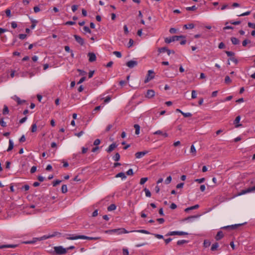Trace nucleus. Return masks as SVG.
Listing matches in <instances>:
<instances>
[{"instance_id": "nucleus-1", "label": "nucleus", "mask_w": 255, "mask_h": 255, "mask_svg": "<svg viewBox=\"0 0 255 255\" xmlns=\"http://www.w3.org/2000/svg\"><path fill=\"white\" fill-rule=\"evenodd\" d=\"M184 36L183 35H180V36H173L171 37L168 38L166 37L165 38V42L166 43H170L171 42L175 41H179L180 40L181 38H184Z\"/></svg>"}, {"instance_id": "nucleus-2", "label": "nucleus", "mask_w": 255, "mask_h": 255, "mask_svg": "<svg viewBox=\"0 0 255 255\" xmlns=\"http://www.w3.org/2000/svg\"><path fill=\"white\" fill-rule=\"evenodd\" d=\"M54 252L56 255H64L67 253V250L62 246L55 247L54 248Z\"/></svg>"}, {"instance_id": "nucleus-3", "label": "nucleus", "mask_w": 255, "mask_h": 255, "mask_svg": "<svg viewBox=\"0 0 255 255\" xmlns=\"http://www.w3.org/2000/svg\"><path fill=\"white\" fill-rule=\"evenodd\" d=\"M155 76V73L152 70H149L147 71L146 78L144 80V83H147L151 80L153 79Z\"/></svg>"}, {"instance_id": "nucleus-4", "label": "nucleus", "mask_w": 255, "mask_h": 255, "mask_svg": "<svg viewBox=\"0 0 255 255\" xmlns=\"http://www.w3.org/2000/svg\"><path fill=\"white\" fill-rule=\"evenodd\" d=\"M106 232H111V233H117L118 235L122 234H127L128 233H130V231H128L124 228H119V229H113L111 230H110L109 231H106Z\"/></svg>"}, {"instance_id": "nucleus-5", "label": "nucleus", "mask_w": 255, "mask_h": 255, "mask_svg": "<svg viewBox=\"0 0 255 255\" xmlns=\"http://www.w3.org/2000/svg\"><path fill=\"white\" fill-rule=\"evenodd\" d=\"M188 235V233L187 232H185L172 231V232H168L165 236H175V235L184 236V235Z\"/></svg>"}, {"instance_id": "nucleus-6", "label": "nucleus", "mask_w": 255, "mask_h": 255, "mask_svg": "<svg viewBox=\"0 0 255 255\" xmlns=\"http://www.w3.org/2000/svg\"><path fill=\"white\" fill-rule=\"evenodd\" d=\"M126 65L128 67L132 68L137 65V62L136 61L130 60L127 62Z\"/></svg>"}, {"instance_id": "nucleus-7", "label": "nucleus", "mask_w": 255, "mask_h": 255, "mask_svg": "<svg viewBox=\"0 0 255 255\" xmlns=\"http://www.w3.org/2000/svg\"><path fill=\"white\" fill-rule=\"evenodd\" d=\"M67 240H75L78 239H81V235H68V237H66Z\"/></svg>"}, {"instance_id": "nucleus-8", "label": "nucleus", "mask_w": 255, "mask_h": 255, "mask_svg": "<svg viewBox=\"0 0 255 255\" xmlns=\"http://www.w3.org/2000/svg\"><path fill=\"white\" fill-rule=\"evenodd\" d=\"M74 37L76 40V41L81 45H83L84 44V39L79 35H74Z\"/></svg>"}, {"instance_id": "nucleus-9", "label": "nucleus", "mask_w": 255, "mask_h": 255, "mask_svg": "<svg viewBox=\"0 0 255 255\" xmlns=\"http://www.w3.org/2000/svg\"><path fill=\"white\" fill-rule=\"evenodd\" d=\"M88 56L89 57V61L90 62H92L95 61L96 60V56L95 53L92 52H89L88 54Z\"/></svg>"}, {"instance_id": "nucleus-10", "label": "nucleus", "mask_w": 255, "mask_h": 255, "mask_svg": "<svg viewBox=\"0 0 255 255\" xmlns=\"http://www.w3.org/2000/svg\"><path fill=\"white\" fill-rule=\"evenodd\" d=\"M155 95V92L153 90H148L145 95V97L147 98H151Z\"/></svg>"}, {"instance_id": "nucleus-11", "label": "nucleus", "mask_w": 255, "mask_h": 255, "mask_svg": "<svg viewBox=\"0 0 255 255\" xmlns=\"http://www.w3.org/2000/svg\"><path fill=\"white\" fill-rule=\"evenodd\" d=\"M241 120V117L240 116H237L234 121V124L235 125V128H237L242 126V124H240L239 122Z\"/></svg>"}, {"instance_id": "nucleus-12", "label": "nucleus", "mask_w": 255, "mask_h": 255, "mask_svg": "<svg viewBox=\"0 0 255 255\" xmlns=\"http://www.w3.org/2000/svg\"><path fill=\"white\" fill-rule=\"evenodd\" d=\"M148 153L147 151H143L140 152H137L135 154V157L136 158H140L144 156Z\"/></svg>"}, {"instance_id": "nucleus-13", "label": "nucleus", "mask_w": 255, "mask_h": 255, "mask_svg": "<svg viewBox=\"0 0 255 255\" xmlns=\"http://www.w3.org/2000/svg\"><path fill=\"white\" fill-rule=\"evenodd\" d=\"M242 225V224H235V225H231V226H227L223 227L221 228V229H228V230H235V229H237V228L238 227Z\"/></svg>"}, {"instance_id": "nucleus-14", "label": "nucleus", "mask_w": 255, "mask_h": 255, "mask_svg": "<svg viewBox=\"0 0 255 255\" xmlns=\"http://www.w3.org/2000/svg\"><path fill=\"white\" fill-rule=\"evenodd\" d=\"M224 237V234L222 231L218 232L217 235L215 236V239L216 241H219Z\"/></svg>"}, {"instance_id": "nucleus-15", "label": "nucleus", "mask_w": 255, "mask_h": 255, "mask_svg": "<svg viewBox=\"0 0 255 255\" xmlns=\"http://www.w3.org/2000/svg\"><path fill=\"white\" fill-rule=\"evenodd\" d=\"M117 147V145L115 143L111 144L109 147L106 149V151L108 153L111 152L115 148Z\"/></svg>"}, {"instance_id": "nucleus-16", "label": "nucleus", "mask_w": 255, "mask_h": 255, "mask_svg": "<svg viewBox=\"0 0 255 255\" xmlns=\"http://www.w3.org/2000/svg\"><path fill=\"white\" fill-rule=\"evenodd\" d=\"M13 99L14 100H15L18 105H21V104H22L23 103H25L26 101L24 100H21L18 97L16 96H14L13 97H12Z\"/></svg>"}, {"instance_id": "nucleus-17", "label": "nucleus", "mask_w": 255, "mask_h": 255, "mask_svg": "<svg viewBox=\"0 0 255 255\" xmlns=\"http://www.w3.org/2000/svg\"><path fill=\"white\" fill-rule=\"evenodd\" d=\"M99 239V237H90L84 235H81V239H86L88 240H97Z\"/></svg>"}, {"instance_id": "nucleus-18", "label": "nucleus", "mask_w": 255, "mask_h": 255, "mask_svg": "<svg viewBox=\"0 0 255 255\" xmlns=\"http://www.w3.org/2000/svg\"><path fill=\"white\" fill-rule=\"evenodd\" d=\"M252 192V190L251 189V187L248 188L247 189L243 190L241 192L238 193L237 196H241L243 194H245L248 193Z\"/></svg>"}, {"instance_id": "nucleus-19", "label": "nucleus", "mask_w": 255, "mask_h": 255, "mask_svg": "<svg viewBox=\"0 0 255 255\" xmlns=\"http://www.w3.org/2000/svg\"><path fill=\"white\" fill-rule=\"evenodd\" d=\"M154 134H160V135H162V136H163L164 137H166L168 136V134L166 132H163L162 131L160 130H158L156 131H155L154 133H153Z\"/></svg>"}, {"instance_id": "nucleus-20", "label": "nucleus", "mask_w": 255, "mask_h": 255, "mask_svg": "<svg viewBox=\"0 0 255 255\" xmlns=\"http://www.w3.org/2000/svg\"><path fill=\"white\" fill-rule=\"evenodd\" d=\"M17 245H0V249H2L5 248H15L17 247Z\"/></svg>"}, {"instance_id": "nucleus-21", "label": "nucleus", "mask_w": 255, "mask_h": 255, "mask_svg": "<svg viewBox=\"0 0 255 255\" xmlns=\"http://www.w3.org/2000/svg\"><path fill=\"white\" fill-rule=\"evenodd\" d=\"M231 40L232 41V44L234 45H238L240 43V40L236 37H231Z\"/></svg>"}, {"instance_id": "nucleus-22", "label": "nucleus", "mask_w": 255, "mask_h": 255, "mask_svg": "<svg viewBox=\"0 0 255 255\" xmlns=\"http://www.w3.org/2000/svg\"><path fill=\"white\" fill-rule=\"evenodd\" d=\"M115 177H116V178L121 177L122 180L125 179L127 178L125 173H124V172H120V173H118L115 176Z\"/></svg>"}, {"instance_id": "nucleus-23", "label": "nucleus", "mask_w": 255, "mask_h": 255, "mask_svg": "<svg viewBox=\"0 0 255 255\" xmlns=\"http://www.w3.org/2000/svg\"><path fill=\"white\" fill-rule=\"evenodd\" d=\"M190 152L193 156H195L196 154V150L193 144L191 146Z\"/></svg>"}, {"instance_id": "nucleus-24", "label": "nucleus", "mask_w": 255, "mask_h": 255, "mask_svg": "<svg viewBox=\"0 0 255 255\" xmlns=\"http://www.w3.org/2000/svg\"><path fill=\"white\" fill-rule=\"evenodd\" d=\"M200 216V215H199L191 216H190V217H188L187 218H185L183 220V221H191V219L197 218L199 217Z\"/></svg>"}, {"instance_id": "nucleus-25", "label": "nucleus", "mask_w": 255, "mask_h": 255, "mask_svg": "<svg viewBox=\"0 0 255 255\" xmlns=\"http://www.w3.org/2000/svg\"><path fill=\"white\" fill-rule=\"evenodd\" d=\"M13 148V142L11 139L9 140V145L7 149V151H9L12 150Z\"/></svg>"}, {"instance_id": "nucleus-26", "label": "nucleus", "mask_w": 255, "mask_h": 255, "mask_svg": "<svg viewBox=\"0 0 255 255\" xmlns=\"http://www.w3.org/2000/svg\"><path fill=\"white\" fill-rule=\"evenodd\" d=\"M138 232V233H143V234H150V233H149V232H148V231L147 230H136V231H130V232Z\"/></svg>"}, {"instance_id": "nucleus-27", "label": "nucleus", "mask_w": 255, "mask_h": 255, "mask_svg": "<svg viewBox=\"0 0 255 255\" xmlns=\"http://www.w3.org/2000/svg\"><path fill=\"white\" fill-rule=\"evenodd\" d=\"M134 128L135 129V133L136 134V135H138L139 134V132H140V126L137 125V124H135L134 125Z\"/></svg>"}, {"instance_id": "nucleus-28", "label": "nucleus", "mask_w": 255, "mask_h": 255, "mask_svg": "<svg viewBox=\"0 0 255 255\" xmlns=\"http://www.w3.org/2000/svg\"><path fill=\"white\" fill-rule=\"evenodd\" d=\"M219 247V244L218 243H215L213 244L211 247V250L212 251H216Z\"/></svg>"}, {"instance_id": "nucleus-29", "label": "nucleus", "mask_w": 255, "mask_h": 255, "mask_svg": "<svg viewBox=\"0 0 255 255\" xmlns=\"http://www.w3.org/2000/svg\"><path fill=\"white\" fill-rule=\"evenodd\" d=\"M116 209V206L114 204H111L108 207V211H114Z\"/></svg>"}, {"instance_id": "nucleus-30", "label": "nucleus", "mask_w": 255, "mask_h": 255, "mask_svg": "<svg viewBox=\"0 0 255 255\" xmlns=\"http://www.w3.org/2000/svg\"><path fill=\"white\" fill-rule=\"evenodd\" d=\"M8 113H9V110H8V107H7V106L4 105L3 107V110H2V114L3 115H7L8 114Z\"/></svg>"}, {"instance_id": "nucleus-31", "label": "nucleus", "mask_w": 255, "mask_h": 255, "mask_svg": "<svg viewBox=\"0 0 255 255\" xmlns=\"http://www.w3.org/2000/svg\"><path fill=\"white\" fill-rule=\"evenodd\" d=\"M186 29H192L194 27V24L193 23H189L188 24H185L184 26Z\"/></svg>"}, {"instance_id": "nucleus-32", "label": "nucleus", "mask_w": 255, "mask_h": 255, "mask_svg": "<svg viewBox=\"0 0 255 255\" xmlns=\"http://www.w3.org/2000/svg\"><path fill=\"white\" fill-rule=\"evenodd\" d=\"M120 154L118 152H117L114 156L113 159L115 161H119L120 160Z\"/></svg>"}, {"instance_id": "nucleus-33", "label": "nucleus", "mask_w": 255, "mask_h": 255, "mask_svg": "<svg viewBox=\"0 0 255 255\" xmlns=\"http://www.w3.org/2000/svg\"><path fill=\"white\" fill-rule=\"evenodd\" d=\"M37 130V126L36 124H33L31 126V131L32 132H35Z\"/></svg>"}, {"instance_id": "nucleus-34", "label": "nucleus", "mask_w": 255, "mask_h": 255, "mask_svg": "<svg viewBox=\"0 0 255 255\" xmlns=\"http://www.w3.org/2000/svg\"><path fill=\"white\" fill-rule=\"evenodd\" d=\"M188 243V241L186 240H179L177 242V245L178 246H181L185 243Z\"/></svg>"}, {"instance_id": "nucleus-35", "label": "nucleus", "mask_w": 255, "mask_h": 255, "mask_svg": "<svg viewBox=\"0 0 255 255\" xmlns=\"http://www.w3.org/2000/svg\"><path fill=\"white\" fill-rule=\"evenodd\" d=\"M203 245L204 247L207 248L210 246L211 242L209 240H204Z\"/></svg>"}, {"instance_id": "nucleus-36", "label": "nucleus", "mask_w": 255, "mask_h": 255, "mask_svg": "<svg viewBox=\"0 0 255 255\" xmlns=\"http://www.w3.org/2000/svg\"><path fill=\"white\" fill-rule=\"evenodd\" d=\"M225 53L228 57H232L235 55V53L232 51H226Z\"/></svg>"}, {"instance_id": "nucleus-37", "label": "nucleus", "mask_w": 255, "mask_h": 255, "mask_svg": "<svg viewBox=\"0 0 255 255\" xmlns=\"http://www.w3.org/2000/svg\"><path fill=\"white\" fill-rule=\"evenodd\" d=\"M61 191L63 193H65L67 192V187L66 185H63L62 186Z\"/></svg>"}, {"instance_id": "nucleus-38", "label": "nucleus", "mask_w": 255, "mask_h": 255, "mask_svg": "<svg viewBox=\"0 0 255 255\" xmlns=\"http://www.w3.org/2000/svg\"><path fill=\"white\" fill-rule=\"evenodd\" d=\"M197 7L195 5H193L191 7H187L186 8V9L188 11H190V10L194 11V10H196L197 9Z\"/></svg>"}, {"instance_id": "nucleus-39", "label": "nucleus", "mask_w": 255, "mask_h": 255, "mask_svg": "<svg viewBox=\"0 0 255 255\" xmlns=\"http://www.w3.org/2000/svg\"><path fill=\"white\" fill-rule=\"evenodd\" d=\"M168 48L166 47H161L158 49V51L159 53H162L166 52Z\"/></svg>"}, {"instance_id": "nucleus-40", "label": "nucleus", "mask_w": 255, "mask_h": 255, "mask_svg": "<svg viewBox=\"0 0 255 255\" xmlns=\"http://www.w3.org/2000/svg\"><path fill=\"white\" fill-rule=\"evenodd\" d=\"M144 191H145V195L146 197H150L151 196V193L150 191L147 188H144Z\"/></svg>"}, {"instance_id": "nucleus-41", "label": "nucleus", "mask_w": 255, "mask_h": 255, "mask_svg": "<svg viewBox=\"0 0 255 255\" xmlns=\"http://www.w3.org/2000/svg\"><path fill=\"white\" fill-rule=\"evenodd\" d=\"M148 180V178L147 177H144V178H142L140 179V184L141 185H143Z\"/></svg>"}, {"instance_id": "nucleus-42", "label": "nucleus", "mask_w": 255, "mask_h": 255, "mask_svg": "<svg viewBox=\"0 0 255 255\" xmlns=\"http://www.w3.org/2000/svg\"><path fill=\"white\" fill-rule=\"evenodd\" d=\"M251 42V40L245 39L242 42V45L243 46L245 47L247 46L248 43H250Z\"/></svg>"}, {"instance_id": "nucleus-43", "label": "nucleus", "mask_w": 255, "mask_h": 255, "mask_svg": "<svg viewBox=\"0 0 255 255\" xmlns=\"http://www.w3.org/2000/svg\"><path fill=\"white\" fill-rule=\"evenodd\" d=\"M171 180H172V178L170 176L167 177V178L166 179V180H165V183L166 184H169L171 182Z\"/></svg>"}, {"instance_id": "nucleus-44", "label": "nucleus", "mask_w": 255, "mask_h": 255, "mask_svg": "<svg viewBox=\"0 0 255 255\" xmlns=\"http://www.w3.org/2000/svg\"><path fill=\"white\" fill-rule=\"evenodd\" d=\"M0 125L2 127H6V124L5 122H4L3 118L1 119L0 120Z\"/></svg>"}, {"instance_id": "nucleus-45", "label": "nucleus", "mask_w": 255, "mask_h": 255, "mask_svg": "<svg viewBox=\"0 0 255 255\" xmlns=\"http://www.w3.org/2000/svg\"><path fill=\"white\" fill-rule=\"evenodd\" d=\"M229 60L234 62L236 64H237L238 63V59L236 58L234 56L230 57Z\"/></svg>"}, {"instance_id": "nucleus-46", "label": "nucleus", "mask_w": 255, "mask_h": 255, "mask_svg": "<svg viewBox=\"0 0 255 255\" xmlns=\"http://www.w3.org/2000/svg\"><path fill=\"white\" fill-rule=\"evenodd\" d=\"M113 54H114V55H116L117 57H118V58H121V57H122V54H121V53L120 52H119V51H114V52H113Z\"/></svg>"}, {"instance_id": "nucleus-47", "label": "nucleus", "mask_w": 255, "mask_h": 255, "mask_svg": "<svg viewBox=\"0 0 255 255\" xmlns=\"http://www.w3.org/2000/svg\"><path fill=\"white\" fill-rule=\"evenodd\" d=\"M83 30L86 32H87V33H91V30H90V29L88 26H84Z\"/></svg>"}, {"instance_id": "nucleus-48", "label": "nucleus", "mask_w": 255, "mask_h": 255, "mask_svg": "<svg viewBox=\"0 0 255 255\" xmlns=\"http://www.w3.org/2000/svg\"><path fill=\"white\" fill-rule=\"evenodd\" d=\"M182 115L185 117H190L192 116V114L190 113H182Z\"/></svg>"}, {"instance_id": "nucleus-49", "label": "nucleus", "mask_w": 255, "mask_h": 255, "mask_svg": "<svg viewBox=\"0 0 255 255\" xmlns=\"http://www.w3.org/2000/svg\"><path fill=\"white\" fill-rule=\"evenodd\" d=\"M32 23L30 26V28L31 29H34L36 26V24L37 22V21L36 20H33L32 21Z\"/></svg>"}, {"instance_id": "nucleus-50", "label": "nucleus", "mask_w": 255, "mask_h": 255, "mask_svg": "<svg viewBox=\"0 0 255 255\" xmlns=\"http://www.w3.org/2000/svg\"><path fill=\"white\" fill-rule=\"evenodd\" d=\"M248 25L249 27L255 29V23L249 22L248 23Z\"/></svg>"}, {"instance_id": "nucleus-51", "label": "nucleus", "mask_w": 255, "mask_h": 255, "mask_svg": "<svg viewBox=\"0 0 255 255\" xmlns=\"http://www.w3.org/2000/svg\"><path fill=\"white\" fill-rule=\"evenodd\" d=\"M78 5H73L71 7L72 10L74 12H75L78 9Z\"/></svg>"}, {"instance_id": "nucleus-52", "label": "nucleus", "mask_w": 255, "mask_h": 255, "mask_svg": "<svg viewBox=\"0 0 255 255\" xmlns=\"http://www.w3.org/2000/svg\"><path fill=\"white\" fill-rule=\"evenodd\" d=\"M191 97L192 99H195L197 97L196 92L195 90L192 91Z\"/></svg>"}, {"instance_id": "nucleus-53", "label": "nucleus", "mask_w": 255, "mask_h": 255, "mask_svg": "<svg viewBox=\"0 0 255 255\" xmlns=\"http://www.w3.org/2000/svg\"><path fill=\"white\" fill-rule=\"evenodd\" d=\"M225 83H226L227 84L231 82V80L230 78L229 77V76H226L225 79Z\"/></svg>"}, {"instance_id": "nucleus-54", "label": "nucleus", "mask_w": 255, "mask_h": 255, "mask_svg": "<svg viewBox=\"0 0 255 255\" xmlns=\"http://www.w3.org/2000/svg\"><path fill=\"white\" fill-rule=\"evenodd\" d=\"M27 36V35L25 34H20L18 35V37L20 39H25Z\"/></svg>"}, {"instance_id": "nucleus-55", "label": "nucleus", "mask_w": 255, "mask_h": 255, "mask_svg": "<svg viewBox=\"0 0 255 255\" xmlns=\"http://www.w3.org/2000/svg\"><path fill=\"white\" fill-rule=\"evenodd\" d=\"M61 182V180H56V181H54L53 183V186H56L57 185L59 184Z\"/></svg>"}, {"instance_id": "nucleus-56", "label": "nucleus", "mask_w": 255, "mask_h": 255, "mask_svg": "<svg viewBox=\"0 0 255 255\" xmlns=\"http://www.w3.org/2000/svg\"><path fill=\"white\" fill-rule=\"evenodd\" d=\"M230 23L232 24H234V25H239L241 23V21H234L233 20H231L230 21Z\"/></svg>"}, {"instance_id": "nucleus-57", "label": "nucleus", "mask_w": 255, "mask_h": 255, "mask_svg": "<svg viewBox=\"0 0 255 255\" xmlns=\"http://www.w3.org/2000/svg\"><path fill=\"white\" fill-rule=\"evenodd\" d=\"M195 181L199 183H203L205 181V178H200V179H197Z\"/></svg>"}, {"instance_id": "nucleus-58", "label": "nucleus", "mask_w": 255, "mask_h": 255, "mask_svg": "<svg viewBox=\"0 0 255 255\" xmlns=\"http://www.w3.org/2000/svg\"><path fill=\"white\" fill-rule=\"evenodd\" d=\"M123 253L124 255H129L128 251L127 249H123Z\"/></svg>"}, {"instance_id": "nucleus-59", "label": "nucleus", "mask_w": 255, "mask_h": 255, "mask_svg": "<svg viewBox=\"0 0 255 255\" xmlns=\"http://www.w3.org/2000/svg\"><path fill=\"white\" fill-rule=\"evenodd\" d=\"M101 140L99 139H96L94 142V145L97 146L100 144Z\"/></svg>"}, {"instance_id": "nucleus-60", "label": "nucleus", "mask_w": 255, "mask_h": 255, "mask_svg": "<svg viewBox=\"0 0 255 255\" xmlns=\"http://www.w3.org/2000/svg\"><path fill=\"white\" fill-rule=\"evenodd\" d=\"M127 174L128 175H132L133 174V170L132 169H129L127 172Z\"/></svg>"}, {"instance_id": "nucleus-61", "label": "nucleus", "mask_w": 255, "mask_h": 255, "mask_svg": "<svg viewBox=\"0 0 255 255\" xmlns=\"http://www.w3.org/2000/svg\"><path fill=\"white\" fill-rule=\"evenodd\" d=\"M218 47L219 49H223L225 47V45L223 42H221L219 43Z\"/></svg>"}, {"instance_id": "nucleus-62", "label": "nucleus", "mask_w": 255, "mask_h": 255, "mask_svg": "<svg viewBox=\"0 0 255 255\" xmlns=\"http://www.w3.org/2000/svg\"><path fill=\"white\" fill-rule=\"evenodd\" d=\"M78 71L79 72L80 75H82V76H84L87 74L86 72H85L82 70L78 69Z\"/></svg>"}, {"instance_id": "nucleus-63", "label": "nucleus", "mask_w": 255, "mask_h": 255, "mask_svg": "<svg viewBox=\"0 0 255 255\" xmlns=\"http://www.w3.org/2000/svg\"><path fill=\"white\" fill-rule=\"evenodd\" d=\"M199 207V205L198 204H196L194 206L190 207V209L191 210L197 209Z\"/></svg>"}, {"instance_id": "nucleus-64", "label": "nucleus", "mask_w": 255, "mask_h": 255, "mask_svg": "<svg viewBox=\"0 0 255 255\" xmlns=\"http://www.w3.org/2000/svg\"><path fill=\"white\" fill-rule=\"evenodd\" d=\"M25 140H26V138L24 135H22L19 139V140L20 142H24L25 141Z\"/></svg>"}]
</instances>
